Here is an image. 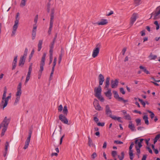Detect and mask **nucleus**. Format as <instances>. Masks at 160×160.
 <instances>
[{
  "label": "nucleus",
  "instance_id": "1",
  "mask_svg": "<svg viewBox=\"0 0 160 160\" xmlns=\"http://www.w3.org/2000/svg\"><path fill=\"white\" fill-rule=\"evenodd\" d=\"M10 122V119H7V117H5L0 125V129L2 127L3 128L1 134V136H2L4 135L5 132L8 128V127Z\"/></svg>",
  "mask_w": 160,
  "mask_h": 160
},
{
  "label": "nucleus",
  "instance_id": "2",
  "mask_svg": "<svg viewBox=\"0 0 160 160\" xmlns=\"http://www.w3.org/2000/svg\"><path fill=\"white\" fill-rule=\"evenodd\" d=\"M19 13L18 12L16 16L15 20L14 22V24L13 26V30L11 34V36H14L16 32L17 29L18 27V24L19 18H18Z\"/></svg>",
  "mask_w": 160,
  "mask_h": 160
},
{
  "label": "nucleus",
  "instance_id": "3",
  "mask_svg": "<svg viewBox=\"0 0 160 160\" xmlns=\"http://www.w3.org/2000/svg\"><path fill=\"white\" fill-rule=\"evenodd\" d=\"M46 56V54L44 53L42 58L40 64V69L39 70V76L38 77L39 79L40 78L42 72L43 70V66L45 65Z\"/></svg>",
  "mask_w": 160,
  "mask_h": 160
},
{
  "label": "nucleus",
  "instance_id": "4",
  "mask_svg": "<svg viewBox=\"0 0 160 160\" xmlns=\"http://www.w3.org/2000/svg\"><path fill=\"white\" fill-rule=\"evenodd\" d=\"M100 47V44L98 43L96 45L95 48L93 49L92 54V57L93 58H95L98 56L99 52Z\"/></svg>",
  "mask_w": 160,
  "mask_h": 160
},
{
  "label": "nucleus",
  "instance_id": "5",
  "mask_svg": "<svg viewBox=\"0 0 160 160\" xmlns=\"http://www.w3.org/2000/svg\"><path fill=\"white\" fill-rule=\"evenodd\" d=\"M66 115H64L62 114H60L59 116V119L63 123L68 125H70L71 124V122L70 121L68 122V120L66 118Z\"/></svg>",
  "mask_w": 160,
  "mask_h": 160
},
{
  "label": "nucleus",
  "instance_id": "6",
  "mask_svg": "<svg viewBox=\"0 0 160 160\" xmlns=\"http://www.w3.org/2000/svg\"><path fill=\"white\" fill-rule=\"evenodd\" d=\"M159 7H158L156 8L155 11L151 14V16L149 19L152 18V15H154L153 18L154 20L160 18L159 17H158V16L160 14V9L158 10Z\"/></svg>",
  "mask_w": 160,
  "mask_h": 160
},
{
  "label": "nucleus",
  "instance_id": "7",
  "mask_svg": "<svg viewBox=\"0 0 160 160\" xmlns=\"http://www.w3.org/2000/svg\"><path fill=\"white\" fill-rule=\"evenodd\" d=\"M93 104L96 110L99 111L102 110L103 108L100 106L98 101L96 99H94Z\"/></svg>",
  "mask_w": 160,
  "mask_h": 160
},
{
  "label": "nucleus",
  "instance_id": "8",
  "mask_svg": "<svg viewBox=\"0 0 160 160\" xmlns=\"http://www.w3.org/2000/svg\"><path fill=\"white\" fill-rule=\"evenodd\" d=\"M138 15L136 13H133L130 18V25L132 26L138 18Z\"/></svg>",
  "mask_w": 160,
  "mask_h": 160
},
{
  "label": "nucleus",
  "instance_id": "9",
  "mask_svg": "<svg viewBox=\"0 0 160 160\" xmlns=\"http://www.w3.org/2000/svg\"><path fill=\"white\" fill-rule=\"evenodd\" d=\"M32 63H31L29 68L28 71L26 76L25 81V84L27 83L30 79L31 74L32 71Z\"/></svg>",
  "mask_w": 160,
  "mask_h": 160
},
{
  "label": "nucleus",
  "instance_id": "10",
  "mask_svg": "<svg viewBox=\"0 0 160 160\" xmlns=\"http://www.w3.org/2000/svg\"><path fill=\"white\" fill-rule=\"evenodd\" d=\"M105 113L110 118L112 116V111L108 105H106L105 106Z\"/></svg>",
  "mask_w": 160,
  "mask_h": 160
},
{
  "label": "nucleus",
  "instance_id": "11",
  "mask_svg": "<svg viewBox=\"0 0 160 160\" xmlns=\"http://www.w3.org/2000/svg\"><path fill=\"white\" fill-rule=\"evenodd\" d=\"M108 23V20L106 19H101L100 21L98 22H97L94 23L93 24L94 25L95 24L98 25H106Z\"/></svg>",
  "mask_w": 160,
  "mask_h": 160
},
{
  "label": "nucleus",
  "instance_id": "12",
  "mask_svg": "<svg viewBox=\"0 0 160 160\" xmlns=\"http://www.w3.org/2000/svg\"><path fill=\"white\" fill-rule=\"evenodd\" d=\"M99 85L98 88H95L94 91L95 96L101 94L102 88Z\"/></svg>",
  "mask_w": 160,
  "mask_h": 160
},
{
  "label": "nucleus",
  "instance_id": "13",
  "mask_svg": "<svg viewBox=\"0 0 160 160\" xmlns=\"http://www.w3.org/2000/svg\"><path fill=\"white\" fill-rule=\"evenodd\" d=\"M118 80L116 79L115 80H112L111 82V87L112 88H116L118 85Z\"/></svg>",
  "mask_w": 160,
  "mask_h": 160
},
{
  "label": "nucleus",
  "instance_id": "14",
  "mask_svg": "<svg viewBox=\"0 0 160 160\" xmlns=\"http://www.w3.org/2000/svg\"><path fill=\"white\" fill-rule=\"evenodd\" d=\"M11 97V93H10L9 95L4 99V103L3 106V108H5L7 105L8 103V102L9 99Z\"/></svg>",
  "mask_w": 160,
  "mask_h": 160
},
{
  "label": "nucleus",
  "instance_id": "15",
  "mask_svg": "<svg viewBox=\"0 0 160 160\" xmlns=\"http://www.w3.org/2000/svg\"><path fill=\"white\" fill-rule=\"evenodd\" d=\"M98 79L99 81V85H102L103 82L104 81V78L102 74H100L99 75Z\"/></svg>",
  "mask_w": 160,
  "mask_h": 160
},
{
  "label": "nucleus",
  "instance_id": "16",
  "mask_svg": "<svg viewBox=\"0 0 160 160\" xmlns=\"http://www.w3.org/2000/svg\"><path fill=\"white\" fill-rule=\"evenodd\" d=\"M25 58L24 56L21 57L19 61V66H22L24 64L25 61Z\"/></svg>",
  "mask_w": 160,
  "mask_h": 160
},
{
  "label": "nucleus",
  "instance_id": "17",
  "mask_svg": "<svg viewBox=\"0 0 160 160\" xmlns=\"http://www.w3.org/2000/svg\"><path fill=\"white\" fill-rule=\"evenodd\" d=\"M128 127L132 131H136L134 126L132 123V121H129Z\"/></svg>",
  "mask_w": 160,
  "mask_h": 160
},
{
  "label": "nucleus",
  "instance_id": "18",
  "mask_svg": "<svg viewBox=\"0 0 160 160\" xmlns=\"http://www.w3.org/2000/svg\"><path fill=\"white\" fill-rule=\"evenodd\" d=\"M56 63H57V62H53V66L52 68V71H51V72L50 78H49L50 80H51L52 79V75L53 74L54 70V68L56 65Z\"/></svg>",
  "mask_w": 160,
  "mask_h": 160
},
{
  "label": "nucleus",
  "instance_id": "19",
  "mask_svg": "<svg viewBox=\"0 0 160 160\" xmlns=\"http://www.w3.org/2000/svg\"><path fill=\"white\" fill-rule=\"evenodd\" d=\"M105 94L109 99H111L112 95L111 92V90L110 89H108V91L105 92Z\"/></svg>",
  "mask_w": 160,
  "mask_h": 160
},
{
  "label": "nucleus",
  "instance_id": "20",
  "mask_svg": "<svg viewBox=\"0 0 160 160\" xmlns=\"http://www.w3.org/2000/svg\"><path fill=\"white\" fill-rule=\"evenodd\" d=\"M18 56H16L14 59L13 61L12 64V69L13 70L15 69L17 65V61Z\"/></svg>",
  "mask_w": 160,
  "mask_h": 160
},
{
  "label": "nucleus",
  "instance_id": "21",
  "mask_svg": "<svg viewBox=\"0 0 160 160\" xmlns=\"http://www.w3.org/2000/svg\"><path fill=\"white\" fill-rule=\"evenodd\" d=\"M110 78L109 77H108L107 78L106 80H105V88H108L109 84H110Z\"/></svg>",
  "mask_w": 160,
  "mask_h": 160
},
{
  "label": "nucleus",
  "instance_id": "22",
  "mask_svg": "<svg viewBox=\"0 0 160 160\" xmlns=\"http://www.w3.org/2000/svg\"><path fill=\"white\" fill-rule=\"evenodd\" d=\"M30 140V139H28V138H27V139L25 142L24 146L23 148L24 149H26L28 148V147L29 144Z\"/></svg>",
  "mask_w": 160,
  "mask_h": 160
},
{
  "label": "nucleus",
  "instance_id": "23",
  "mask_svg": "<svg viewBox=\"0 0 160 160\" xmlns=\"http://www.w3.org/2000/svg\"><path fill=\"white\" fill-rule=\"evenodd\" d=\"M139 68L142 70L143 72L146 73L147 74H150V72L148 71L145 67L142 66H140L139 67Z\"/></svg>",
  "mask_w": 160,
  "mask_h": 160
},
{
  "label": "nucleus",
  "instance_id": "24",
  "mask_svg": "<svg viewBox=\"0 0 160 160\" xmlns=\"http://www.w3.org/2000/svg\"><path fill=\"white\" fill-rule=\"evenodd\" d=\"M112 119L114 120H117L118 121V122L122 123V121L121 120V118L119 117H117L116 116H112V117H111Z\"/></svg>",
  "mask_w": 160,
  "mask_h": 160
},
{
  "label": "nucleus",
  "instance_id": "25",
  "mask_svg": "<svg viewBox=\"0 0 160 160\" xmlns=\"http://www.w3.org/2000/svg\"><path fill=\"white\" fill-rule=\"evenodd\" d=\"M9 146V143L8 142H6L5 144V152H4L3 156L4 157H5L7 154V152L8 151V147Z\"/></svg>",
  "mask_w": 160,
  "mask_h": 160
},
{
  "label": "nucleus",
  "instance_id": "26",
  "mask_svg": "<svg viewBox=\"0 0 160 160\" xmlns=\"http://www.w3.org/2000/svg\"><path fill=\"white\" fill-rule=\"evenodd\" d=\"M143 119L144 121L145 124L147 125H148L149 123L148 116L147 115L144 116L143 117Z\"/></svg>",
  "mask_w": 160,
  "mask_h": 160
},
{
  "label": "nucleus",
  "instance_id": "27",
  "mask_svg": "<svg viewBox=\"0 0 160 160\" xmlns=\"http://www.w3.org/2000/svg\"><path fill=\"white\" fill-rule=\"evenodd\" d=\"M42 40H40L39 41L38 43V52L40 51L42 48Z\"/></svg>",
  "mask_w": 160,
  "mask_h": 160
},
{
  "label": "nucleus",
  "instance_id": "28",
  "mask_svg": "<svg viewBox=\"0 0 160 160\" xmlns=\"http://www.w3.org/2000/svg\"><path fill=\"white\" fill-rule=\"evenodd\" d=\"M7 93V89L5 87V89L2 95V103H3L4 102V100L5 99L6 97V94Z\"/></svg>",
  "mask_w": 160,
  "mask_h": 160
},
{
  "label": "nucleus",
  "instance_id": "29",
  "mask_svg": "<svg viewBox=\"0 0 160 160\" xmlns=\"http://www.w3.org/2000/svg\"><path fill=\"white\" fill-rule=\"evenodd\" d=\"M68 112V111L67 106H64L63 109V113L64 114L63 115L67 116Z\"/></svg>",
  "mask_w": 160,
  "mask_h": 160
},
{
  "label": "nucleus",
  "instance_id": "30",
  "mask_svg": "<svg viewBox=\"0 0 160 160\" xmlns=\"http://www.w3.org/2000/svg\"><path fill=\"white\" fill-rule=\"evenodd\" d=\"M27 0H21L20 3V6L23 7L26 5V3Z\"/></svg>",
  "mask_w": 160,
  "mask_h": 160
},
{
  "label": "nucleus",
  "instance_id": "31",
  "mask_svg": "<svg viewBox=\"0 0 160 160\" xmlns=\"http://www.w3.org/2000/svg\"><path fill=\"white\" fill-rule=\"evenodd\" d=\"M88 144L89 146L91 147V146H93V143H92V140L90 138L89 136H88Z\"/></svg>",
  "mask_w": 160,
  "mask_h": 160
},
{
  "label": "nucleus",
  "instance_id": "32",
  "mask_svg": "<svg viewBox=\"0 0 160 160\" xmlns=\"http://www.w3.org/2000/svg\"><path fill=\"white\" fill-rule=\"evenodd\" d=\"M157 58V56L156 55H153L151 53L149 56V58L150 60H155Z\"/></svg>",
  "mask_w": 160,
  "mask_h": 160
},
{
  "label": "nucleus",
  "instance_id": "33",
  "mask_svg": "<svg viewBox=\"0 0 160 160\" xmlns=\"http://www.w3.org/2000/svg\"><path fill=\"white\" fill-rule=\"evenodd\" d=\"M160 137V134L157 135L155 138L154 139L153 143L155 144L157 141L158 140L159 138Z\"/></svg>",
  "mask_w": 160,
  "mask_h": 160
},
{
  "label": "nucleus",
  "instance_id": "34",
  "mask_svg": "<svg viewBox=\"0 0 160 160\" xmlns=\"http://www.w3.org/2000/svg\"><path fill=\"white\" fill-rule=\"evenodd\" d=\"M95 97L98 98V99L102 102H103L104 100V98L101 95V94L100 95H98Z\"/></svg>",
  "mask_w": 160,
  "mask_h": 160
},
{
  "label": "nucleus",
  "instance_id": "35",
  "mask_svg": "<svg viewBox=\"0 0 160 160\" xmlns=\"http://www.w3.org/2000/svg\"><path fill=\"white\" fill-rule=\"evenodd\" d=\"M121 156H120L119 155L118 156V157L120 160H123L124 158V153L123 152H121Z\"/></svg>",
  "mask_w": 160,
  "mask_h": 160
},
{
  "label": "nucleus",
  "instance_id": "36",
  "mask_svg": "<svg viewBox=\"0 0 160 160\" xmlns=\"http://www.w3.org/2000/svg\"><path fill=\"white\" fill-rule=\"evenodd\" d=\"M147 111L148 112H149V113L151 114L150 117H151V118L152 119L155 116V115H154V113L152 111H151L149 110H147Z\"/></svg>",
  "mask_w": 160,
  "mask_h": 160
},
{
  "label": "nucleus",
  "instance_id": "37",
  "mask_svg": "<svg viewBox=\"0 0 160 160\" xmlns=\"http://www.w3.org/2000/svg\"><path fill=\"white\" fill-rule=\"evenodd\" d=\"M113 93L114 95V97L115 98L118 99L119 97V95H118L117 92L115 91H113Z\"/></svg>",
  "mask_w": 160,
  "mask_h": 160
},
{
  "label": "nucleus",
  "instance_id": "38",
  "mask_svg": "<svg viewBox=\"0 0 160 160\" xmlns=\"http://www.w3.org/2000/svg\"><path fill=\"white\" fill-rule=\"evenodd\" d=\"M129 155L130 156V158L131 160H132L133 157V151H129Z\"/></svg>",
  "mask_w": 160,
  "mask_h": 160
},
{
  "label": "nucleus",
  "instance_id": "39",
  "mask_svg": "<svg viewBox=\"0 0 160 160\" xmlns=\"http://www.w3.org/2000/svg\"><path fill=\"white\" fill-rule=\"evenodd\" d=\"M22 94V90H17L16 93V96L20 97Z\"/></svg>",
  "mask_w": 160,
  "mask_h": 160
},
{
  "label": "nucleus",
  "instance_id": "40",
  "mask_svg": "<svg viewBox=\"0 0 160 160\" xmlns=\"http://www.w3.org/2000/svg\"><path fill=\"white\" fill-rule=\"evenodd\" d=\"M135 121L137 124V126L140 125L141 124V120L139 118H137L136 119Z\"/></svg>",
  "mask_w": 160,
  "mask_h": 160
},
{
  "label": "nucleus",
  "instance_id": "41",
  "mask_svg": "<svg viewBox=\"0 0 160 160\" xmlns=\"http://www.w3.org/2000/svg\"><path fill=\"white\" fill-rule=\"evenodd\" d=\"M124 118L125 119L129 120H131L132 119L131 116L129 114H128L125 116Z\"/></svg>",
  "mask_w": 160,
  "mask_h": 160
},
{
  "label": "nucleus",
  "instance_id": "42",
  "mask_svg": "<svg viewBox=\"0 0 160 160\" xmlns=\"http://www.w3.org/2000/svg\"><path fill=\"white\" fill-rule=\"evenodd\" d=\"M51 3L50 2H49L48 3L47 6V10L48 12H49L50 8Z\"/></svg>",
  "mask_w": 160,
  "mask_h": 160
},
{
  "label": "nucleus",
  "instance_id": "43",
  "mask_svg": "<svg viewBox=\"0 0 160 160\" xmlns=\"http://www.w3.org/2000/svg\"><path fill=\"white\" fill-rule=\"evenodd\" d=\"M20 98V97L16 96L15 100L14 103V105H16L18 102Z\"/></svg>",
  "mask_w": 160,
  "mask_h": 160
},
{
  "label": "nucleus",
  "instance_id": "44",
  "mask_svg": "<svg viewBox=\"0 0 160 160\" xmlns=\"http://www.w3.org/2000/svg\"><path fill=\"white\" fill-rule=\"evenodd\" d=\"M154 23L156 25V30H158L159 28V25L158 23V22L157 21H156L154 22Z\"/></svg>",
  "mask_w": 160,
  "mask_h": 160
},
{
  "label": "nucleus",
  "instance_id": "45",
  "mask_svg": "<svg viewBox=\"0 0 160 160\" xmlns=\"http://www.w3.org/2000/svg\"><path fill=\"white\" fill-rule=\"evenodd\" d=\"M138 101L140 102L143 105V107H145L146 105V103L144 102L142 99L138 98Z\"/></svg>",
  "mask_w": 160,
  "mask_h": 160
},
{
  "label": "nucleus",
  "instance_id": "46",
  "mask_svg": "<svg viewBox=\"0 0 160 160\" xmlns=\"http://www.w3.org/2000/svg\"><path fill=\"white\" fill-rule=\"evenodd\" d=\"M118 101H123L124 103H125L127 102H128V100H124L122 98L119 97V98L118 99Z\"/></svg>",
  "mask_w": 160,
  "mask_h": 160
},
{
  "label": "nucleus",
  "instance_id": "47",
  "mask_svg": "<svg viewBox=\"0 0 160 160\" xmlns=\"http://www.w3.org/2000/svg\"><path fill=\"white\" fill-rule=\"evenodd\" d=\"M135 148L136 149L137 151V154H140V148H138V146L137 145H136L135 146Z\"/></svg>",
  "mask_w": 160,
  "mask_h": 160
},
{
  "label": "nucleus",
  "instance_id": "48",
  "mask_svg": "<svg viewBox=\"0 0 160 160\" xmlns=\"http://www.w3.org/2000/svg\"><path fill=\"white\" fill-rule=\"evenodd\" d=\"M50 23H52L53 24V19L54 16L53 15H50Z\"/></svg>",
  "mask_w": 160,
  "mask_h": 160
},
{
  "label": "nucleus",
  "instance_id": "49",
  "mask_svg": "<svg viewBox=\"0 0 160 160\" xmlns=\"http://www.w3.org/2000/svg\"><path fill=\"white\" fill-rule=\"evenodd\" d=\"M34 49H32V50L31 52V53L29 56V61H30V60L32 58V57L33 54H34Z\"/></svg>",
  "mask_w": 160,
  "mask_h": 160
},
{
  "label": "nucleus",
  "instance_id": "50",
  "mask_svg": "<svg viewBox=\"0 0 160 160\" xmlns=\"http://www.w3.org/2000/svg\"><path fill=\"white\" fill-rule=\"evenodd\" d=\"M117 154V152L116 151H113L112 152V155L113 157H115Z\"/></svg>",
  "mask_w": 160,
  "mask_h": 160
},
{
  "label": "nucleus",
  "instance_id": "51",
  "mask_svg": "<svg viewBox=\"0 0 160 160\" xmlns=\"http://www.w3.org/2000/svg\"><path fill=\"white\" fill-rule=\"evenodd\" d=\"M97 156V154L96 152H94L92 155L91 157L93 160H94Z\"/></svg>",
  "mask_w": 160,
  "mask_h": 160
},
{
  "label": "nucleus",
  "instance_id": "52",
  "mask_svg": "<svg viewBox=\"0 0 160 160\" xmlns=\"http://www.w3.org/2000/svg\"><path fill=\"white\" fill-rule=\"evenodd\" d=\"M63 109V107L62 105H60L58 107V112H61Z\"/></svg>",
  "mask_w": 160,
  "mask_h": 160
},
{
  "label": "nucleus",
  "instance_id": "53",
  "mask_svg": "<svg viewBox=\"0 0 160 160\" xmlns=\"http://www.w3.org/2000/svg\"><path fill=\"white\" fill-rule=\"evenodd\" d=\"M114 143L116 144H123V142H122L118 140H115L114 141Z\"/></svg>",
  "mask_w": 160,
  "mask_h": 160
},
{
  "label": "nucleus",
  "instance_id": "54",
  "mask_svg": "<svg viewBox=\"0 0 160 160\" xmlns=\"http://www.w3.org/2000/svg\"><path fill=\"white\" fill-rule=\"evenodd\" d=\"M28 49L27 48H26L24 51V53L23 56H24L26 58L28 54Z\"/></svg>",
  "mask_w": 160,
  "mask_h": 160
},
{
  "label": "nucleus",
  "instance_id": "55",
  "mask_svg": "<svg viewBox=\"0 0 160 160\" xmlns=\"http://www.w3.org/2000/svg\"><path fill=\"white\" fill-rule=\"evenodd\" d=\"M21 88H22V83L21 82H20L19 83V84L17 90H21Z\"/></svg>",
  "mask_w": 160,
  "mask_h": 160
},
{
  "label": "nucleus",
  "instance_id": "56",
  "mask_svg": "<svg viewBox=\"0 0 160 160\" xmlns=\"http://www.w3.org/2000/svg\"><path fill=\"white\" fill-rule=\"evenodd\" d=\"M146 148L147 149L148 152H149L151 154H152V149L150 148L149 147H146Z\"/></svg>",
  "mask_w": 160,
  "mask_h": 160
},
{
  "label": "nucleus",
  "instance_id": "57",
  "mask_svg": "<svg viewBox=\"0 0 160 160\" xmlns=\"http://www.w3.org/2000/svg\"><path fill=\"white\" fill-rule=\"evenodd\" d=\"M120 91L121 93H122L123 94H124L125 93V92L124 90V89L123 88H120Z\"/></svg>",
  "mask_w": 160,
  "mask_h": 160
},
{
  "label": "nucleus",
  "instance_id": "58",
  "mask_svg": "<svg viewBox=\"0 0 160 160\" xmlns=\"http://www.w3.org/2000/svg\"><path fill=\"white\" fill-rule=\"evenodd\" d=\"M141 0H134V2L137 4V5L140 4V3Z\"/></svg>",
  "mask_w": 160,
  "mask_h": 160
},
{
  "label": "nucleus",
  "instance_id": "59",
  "mask_svg": "<svg viewBox=\"0 0 160 160\" xmlns=\"http://www.w3.org/2000/svg\"><path fill=\"white\" fill-rule=\"evenodd\" d=\"M134 145V143L133 142H132L131 143L129 147V151H132V150L133 145Z\"/></svg>",
  "mask_w": 160,
  "mask_h": 160
},
{
  "label": "nucleus",
  "instance_id": "60",
  "mask_svg": "<svg viewBox=\"0 0 160 160\" xmlns=\"http://www.w3.org/2000/svg\"><path fill=\"white\" fill-rule=\"evenodd\" d=\"M97 125L98 126H103L104 125L105 123L104 122H98L97 123Z\"/></svg>",
  "mask_w": 160,
  "mask_h": 160
},
{
  "label": "nucleus",
  "instance_id": "61",
  "mask_svg": "<svg viewBox=\"0 0 160 160\" xmlns=\"http://www.w3.org/2000/svg\"><path fill=\"white\" fill-rule=\"evenodd\" d=\"M38 15H37L34 18V22H35V24H36L38 20Z\"/></svg>",
  "mask_w": 160,
  "mask_h": 160
},
{
  "label": "nucleus",
  "instance_id": "62",
  "mask_svg": "<svg viewBox=\"0 0 160 160\" xmlns=\"http://www.w3.org/2000/svg\"><path fill=\"white\" fill-rule=\"evenodd\" d=\"M126 48H123L122 51V55H124L125 53V52L126 51Z\"/></svg>",
  "mask_w": 160,
  "mask_h": 160
},
{
  "label": "nucleus",
  "instance_id": "63",
  "mask_svg": "<svg viewBox=\"0 0 160 160\" xmlns=\"http://www.w3.org/2000/svg\"><path fill=\"white\" fill-rule=\"evenodd\" d=\"M53 49H50L49 50L50 56H52Z\"/></svg>",
  "mask_w": 160,
  "mask_h": 160
},
{
  "label": "nucleus",
  "instance_id": "64",
  "mask_svg": "<svg viewBox=\"0 0 160 160\" xmlns=\"http://www.w3.org/2000/svg\"><path fill=\"white\" fill-rule=\"evenodd\" d=\"M145 31L144 30L141 31V33L142 36H144L145 35Z\"/></svg>",
  "mask_w": 160,
  "mask_h": 160
}]
</instances>
